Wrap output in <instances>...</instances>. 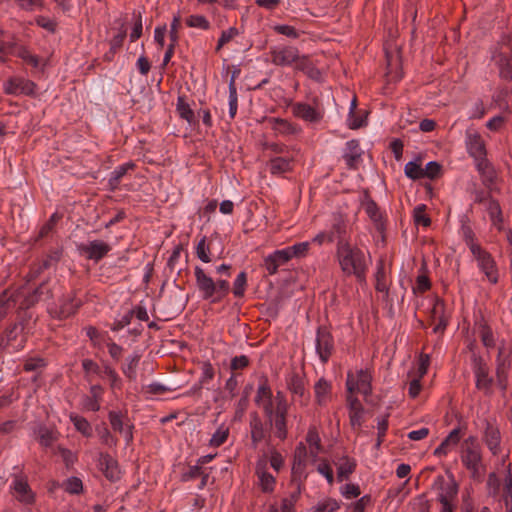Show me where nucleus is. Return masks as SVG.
I'll return each instance as SVG.
<instances>
[{
  "mask_svg": "<svg viewBox=\"0 0 512 512\" xmlns=\"http://www.w3.org/2000/svg\"><path fill=\"white\" fill-rule=\"evenodd\" d=\"M186 24L189 27L208 30L210 28L209 21L202 15H190L186 18Z\"/></svg>",
  "mask_w": 512,
  "mask_h": 512,
  "instance_id": "obj_47",
  "label": "nucleus"
},
{
  "mask_svg": "<svg viewBox=\"0 0 512 512\" xmlns=\"http://www.w3.org/2000/svg\"><path fill=\"white\" fill-rule=\"evenodd\" d=\"M35 84L31 81L24 79H14L9 81V86L7 91L9 93H24V94H32L34 93Z\"/></svg>",
  "mask_w": 512,
  "mask_h": 512,
  "instance_id": "obj_32",
  "label": "nucleus"
},
{
  "mask_svg": "<svg viewBox=\"0 0 512 512\" xmlns=\"http://www.w3.org/2000/svg\"><path fill=\"white\" fill-rule=\"evenodd\" d=\"M70 420L74 424L75 429L80 432L85 437H91L92 436V427L90 423L81 416L71 414Z\"/></svg>",
  "mask_w": 512,
  "mask_h": 512,
  "instance_id": "obj_38",
  "label": "nucleus"
},
{
  "mask_svg": "<svg viewBox=\"0 0 512 512\" xmlns=\"http://www.w3.org/2000/svg\"><path fill=\"white\" fill-rule=\"evenodd\" d=\"M443 310H444V303L441 300L437 299L432 308V318L434 321H436V320L438 321L434 327L435 333H441L447 325L446 320L442 316Z\"/></svg>",
  "mask_w": 512,
  "mask_h": 512,
  "instance_id": "obj_34",
  "label": "nucleus"
},
{
  "mask_svg": "<svg viewBox=\"0 0 512 512\" xmlns=\"http://www.w3.org/2000/svg\"><path fill=\"white\" fill-rule=\"evenodd\" d=\"M228 435H229L228 429L220 427L213 434V436H212V438L210 440L211 445L212 446H216V447L222 445L227 440Z\"/></svg>",
  "mask_w": 512,
  "mask_h": 512,
  "instance_id": "obj_58",
  "label": "nucleus"
},
{
  "mask_svg": "<svg viewBox=\"0 0 512 512\" xmlns=\"http://www.w3.org/2000/svg\"><path fill=\"white\" fill-rule=\"evenodd\" d=\"M363 207L376 228L381 231L384 228L383 213L380 211L377 204L372 200H368L364 203Z\"/></svg>",
  "mask_w": 512,
  "mask_h": 512,
  "instance_id": "obj_29",
  "label": "nucleus"
},
{
  "mask_svg": "<svg viewBox=\"0 0 512 512\" xmlns=\"http://www.w3.org/2000/svg\"><path fill=\"white\" fill-rule=\"evenodd\" d=\"M256 402L262 407L265 414H270L272 410L276 409V396L272 395L270 388L265 383L258 388Z\"/></svg>",
  "mask_w": 512,
  "mask_h": 512,
  "instance_id": "obj_21",
  "label": "nucleus"
},
{
  "mask_svg": "<svg viewBox=\"0 0 512 512\" xmlns=\"http://www.w3.org/2000/svg\"><path fill=\"white\" fill-rule=\"evenodd\" d=\"M247 277L245 272L238 274L234 281L233 293L236 297H242L245 292Z\"/></svg>",
  "mask_w": 512,
  "mask_h": 512,
  "instance_id": "obj_54",
  "label": "nucleus"
},
{
  "mask_svg": "<svg viewBox=\"0 0 512 512\" xmlns=\"http://www.w3.org/2000/svg\"><path fill=\"white\" fill-rule=\"evenodd\" d=\"M135 165L131 162L125 163L123 165L118 166L113 172H111L109 177V185L112 189H116L122 180V178L130 171L133 170Z\"/></svg>",
  "mask_w": 512,
  "mask_h": 512,
  "instance_id": "obj_35",
  "label": "nucleus"
},
{
  "mask_svg": "<svg viewBox=\"0 0 512 512\" xmlns=\"http://www.w3.org/2000/svg\"><path fill=\"white\" fill-rule=\"evenodd\" d=\"M18 292L21 293L18 303H17V305H19L20 309H27L38 300L36 291L29 295H26L24 288H21V289L15 290V291H11V293H18Z\"/></svg>",
  "mask_w": 512,
  "mask_h": 512,
  "instance_id": "obj_42",
  "label": "nucleus"
},
{
  "mask_svg": "<svg viewBox=\"0 0 512 512\" xmlns=\"http://www.w3.org/2000/svg\"><path fill=\"white\" fill-rule=\"evenodd\" d=\"M109 421L112 426V429L115 432L120 433L124 436L127 444H129L133 439L132 428L133 425L130 421L124 417L121 413L111 411L109 413Z\"/></svg>",
  "mask_w": 512,
  "mask_h": 512,
  "instance_id": "obj_14",
  "label": "nucleus"
},
{
  "mask_svg": "<svg viewBox=\"0 0 512 512\" xmlns=\"http://www.w3.org/2000/svg\"><path fill=\"white\" fill-rule=\"evenodd\" d=\"M334 349L331 333L325 327H319L316 335V352L323 363H326Z\"/></svg>",
  "mask_w": 512,
  "mask_h": 512,
  "instance_id": "obj_10",
  "label": "nucleus"
},
{
  "mask_svg": "<svg viewBox=\"0 0 512 512\" xmlns=\"http://www.w3.org/2000/svg\"><path fill=\"white\" fill-rule=\"evenodd\" d=\"M331 383L324 378H320L314 385V394L316 403L320 406L325 405L331 397Z\"/></svg>",
  "mask_w": 512,
  "mask_h": 512,
  "instance_id": "obj_26",
  "label": "nucleus"
},
{
  "mask_svg": "<svg viewBox=\"0 0 512 512\" xmlns=\"http://www.w3.org/2000/svg\"><path fill=\"white\" fill-rule=\"evenodd\" d=\"M21 57L26 62V64L30 65L35 69H39L41 66V60L36 55L31 54L29 51H23Z\"/></svg>",
  "mask_w": 512,
  "mask_h": 512,
  "instance_id": "obj_64",
  "label": "nucleus"
},
{
  "mask_svg": "<svg viewBox=\"0 0 512 512\" xmlns=\"http://www.w3.org/2000/svg\"><path fill=\"white\" fill-rule=\"evenodd\" d=\"M291 111L295 117L309 123H317L323 118V112L318 104L310 105L308 103L296 102L292 104Z\"/></svg>",
  "mask_w": 512,
  "mask_h": 512,
  "instance_id": "obj_9",
  "label": "nucleus"
},
{
  "mask_svg": "<svg viewBox=\"0 0 512 512\" xmlns=\"http://www.w3.org/2000/svg\"><path fill=\"white\" fill-rule=\"evenodd\" d=\"M363 150L361 149L357 140H350L346 142L343 158L350 168H356L362 160Z\"/></svg>",
  "mask_w": 512,
  "mask_h": 512,
  "instance_id": "obj_19",
  "label": "nucleus"
},
{
  "mask_svg": "<svg viewBox=\"0 0 512 512\" xmlns=\"http://www.w3.org/2000/svg\"><path fill=\"white\" fill-rule=\"evenodd\" d=\"M346 400L349 408L351 426L354 429H359L363 423L364 408L355 396L347 395Z\"/></svg>",
  "mask_w": 512,
  "mask_h": 512,
  "instance_id": "obj_18",
  "label": "nucleus"
},
{
  "mask_svg": "<svg viewBox=\"0 0 512 512\" xmlns=\"http://www.w3.org/2000/svg\"><path fill=\"white\" fill-rule=\"evenodd\" d=\"M20 294V292L11 293L10 289L0 294V321L6 317L10 309L17 305Z\"/></svg>",
  "mask_w": 512,
  "mask_h": 512,
  "instance_id": "obj_24",
  "label": "nucleus"
},
{
  "mask_svg": "<svg viewBox=\"0 0 512 512\" xmlns=\"http://www.w3.org/2000/svg\"><path fill=\"white\" fill-rule=\"evenodd\" d=\"M258 477V485L265 493H271L274 490L276 479L265 470V467H258L256 471Z\"/></svg>",
  "mask_w": 512,
  "mask_h": 512,
  "instance_id": "obj_30",
  "label": "nucleus"
},
{
  "mask_svg": "<svg viewBox=\"0 0 512 512\" xmlns=\"http://www.w3.org/2000/svg\"><path fill=\"white\" fill-rule=\"evenodd\" d=\"M316 470L319 474L324 476L327 482L332 485L334 482L333 470L330 464L326 460H322L316 467Z\"/></svg>",
  "mask_w": 512,
  "mask_h": 512,
  "instance_id": "obj_52",
  "label": "nucleus"
},
{
  "mask_svg": "<svg viewBox=\"0 0 512 512\" xmlns=\"http://www.w3.org/2000/svg\"><path fill=\"white\" fill-rule=\"evenodd\" d=\"M405 175L413 180L423 178V167L416 162L410 161L404 167Z\"/></svg>",
  "mask_w": 512,
  "mask_h": 512,
  "instance_id": "obj_45",
  "label": "nucleus"
},
{
  "mask_svg": "<svg viewBox=\"0 0 512 512\" xmlns=\"http://www.w3.org/2000/svg\"><path fill=\"white\" fill-rule=\"evenodd\" d=\"M430 288V281L425 275H419L413 286L414 293H423Z\"/></svg>",
  "mask_w": 512,
  "mask_h": 512,
  "instance_id": "obj_62",
  "label": "nucleus"
},
{
  "mask_svg": "<svg viewBox=\"0 0 512 512\" xmlns=\"http://www.w3.org/2000/svg\"><path fill=\"white\" fill-rule=\"evenodd\" d=\"M83 492V482L80 477L72 476L66 479V493L78 495Z\"/></svg>",
  "mask_w": 512,
  "mask_h": 512,
  "instance_id": "obj_46",
  "label": "nucleus"
},
{
  "mask_svg": "<svg viewBox=\"0 0 512 512\" xmlns=\"http://www.w3.org/2000/svg\"><path fill=\"white\" fill-rule=\"evenodd\" d=\"M99 377L106 379L109 382L111 389H118L121 386V379L117 375L116 371L110 366L103 367Z\"/></svg>",
  "mask_w": 512,
  "mask_h": 512,
  "instance_id": "obj_40",
  "label": "nucleus"
},
{
  "mask_svg": "<svg viewBox=\"0 0 512 512\" xmlns=\"http://www.w3.org/2000/svg\"><path fill=\"white\" fill-rule=\"evenodd\" d=\"M448 478V482L444 481L443 476L437 478V481L440 483V492L437 499L439 502L456 503L459 485L452 474H449Z\"/></svg>",
  "mask_w": 512,
  "mask_h": 512,
  "instance_id": "obj_13",
  "label": "nucleus"
},
{
  "mask_svg": "<svg viewBox=\"0 0 512 512\" xmlns=\"http://www.w3.org/2000/svg\"><path fill=\"white\" fill-rule=\"evenodd\" d=\"M468 151L475 159L485 157L486 150L482 138L479 135H470L468 138Z\"/></svg>",
  "mask_w": 512,
  "mask_h": 512,
  "instance_id": "obj_31",
  "label": "nucleus"
},
{
  "mask_svg": "<svg viewBox=\"0 0 512 512\" xmlns=\"http://www.w3.org/2000/svg\"><path fill=\"white\" fill-rule=\"evenodd\" d=\"M347 225L346 221L340 216L335 218L334 223L330 232H328V242L337 241V244L340 243L341 240L348 241L347 237Z\"/></svg>",
  "mask_w": 512,
  "mask_h": 512,
  "instance_id": "obj_27",
  "label": "nucleus"
},
{
  "mask_svg": "<svg viewBox=\"0 0 512 512\" xmlns=\"http://www.w3.org/2000/svg\"><path fill=\"white\" fill-rule=\"evenodd\" d=\"M310 245L311 243L306 241L289 246L288 249L291 253L292 258H301L307 255L310 249Z\"/></svg>",
  "mask_w": 512,
  "mask_h": 512,
  "instance_id": "obj_51",
  "label": "nucleus"
},
{
  "mask_svg": "<svg viewBox=\"0 0 512 512\" xmlns=\"http://www.w3.org/2000/svg\"><path fill=\"white\" fill-rule=\"evenodd\" d=\"M306 442L309 445V458L317 461L318 454L322 451L321 440L315 428H310L306 435Z\"/></svg>",
  "mask_w": 512,
  "mask_h": 512,
  "instance_id": "obj_28",
  "label": "nucleus"
},
{
  "mask_svg": "<svg viewBox=\"0 0 512 512\" xmlns=\"http://www.w3.org/2000/svg\"><path fill=\"white\" fill-rule=\"evenodd\" d=\"M503 499L505 502L506 512H512V478L510 476L505 479Z\"/></svg>",
  "mask_w": 512,
  "mask_h": 512,
  "instance_id": "obj_50",
  "label": "nucleus"
},
{
  "mask_svg": "<svg viewBox=\"0 0 512 512\" xmlns=\"http://www.w3.org/2000/svg\"><path fill=\"white\" fill-rule=\"evenodd\" d=\"M110 250V245L99 240L91 241L82 247L85 256L94 261L102 259Z\"/></svg>",
  "mask_w": 512,
  "mask_h": 512,
  "instance_id": "obj_20",
  "label": "nucleus"
},
{
  "mask_svg": "<svg viewBox=\"0 0 512 512\" xmlns=\"http://www.w3.org/2000/svg\"><path fill=\"white\" fill-rule=\"evenodd\" d=\"M274 30L279 34L285 35L289 38L295 39L299 37L298 31L294 27L289 25H276L274 27Z\"/></svg>",
  "mask_w": 512,
  "mask_h": 512,
  "instance_id": "obj_63",
  "label": "nucleus"
},
{
  "mask_svg": "<svg viewBox=\"0 0 512 512\" xmlns=\"http://www.w3.org/2000/svg\"><path fill=\"white\" fill-rule=\"evenodd\" d=\"M250 429L252 445L254 448H256L261 442H265L267 448L272 447L274 443L266 423H263L262 420L255 417L250 422Z\"/></svg>",
  "mask_w": 512,
  "mask_h": 512,
  "instance_id": "obj_11",
  "label": "nucleus"
},
{
  "mask_svg": "<svg viewBox=\"0 0 512 512\" xmlns=\"http://www.w3.org/2000/svg\"><path fill=\"white\" fill-rule=\"evenodd\" d=\"M35 439L45 449L52 454L57 452L64 456V449L58 444L61 433L52 424H40L34 428Z\"/></svg>",
  "mask_w": 512,
  "mask_h": 512,
  "instance_id": "obj_6",
  "label": "nucleus"
},
{
  "mask_svg": "<svg viewBox=\"0 0 512 512\" xmlns=\"http://www.w3.org/2000/svg\"><path fill=\"white\" fill-rule=\"evenodd\" d=\"M476 383L480 389H488L491 385V379L488 377L487 372L484 369H478L476 372Z\"/></svg>",
  "mask_w": 512,
  "mask_h": 512,
  "instance_id": "obj_60",
  "label": "nucleus"
},
{
  "mask_svg": "<svg viewBox=\"0 0 512 512\" xmlns=\"http://www.w3.org/2000/svg\"><path fill=\"white\" fill-rule=\"evenodd\" d=\"M62 215L59 214L58 212H55L49 219L48 222H46L42 228L40 229V232H39V237L40 238H46L50 235V233L53 231L54 229V226L56 224L57 221H59L61 219Z\"/></svg>",
  "mask_w": 512,
  "mask_h": 512,
  "instance_id": "obj_49",
  "label": "nucleus"
},
{
  "mask_svg": "<svg viewBox=\"0 0 512 512\" xmlns=\"http://www.w3.org/2000/svg\"><path fill=\"white\" fill-rule=\"evenodd\" d=\"M288 387L294 395L304 397L306 394L304 379L299 375H292L288 381Z\"/></svg>",
  "mask_w": 512,
  "mask_h": 512,
  "instance_id": "obj_41",
  "label": "nucleus"
},
{
  "mask_svg": "<svg viewBox=\"0 0 512 512\" xmlns=\"http://www.w3.org/2000/svg\"><path fill=\"white\" fill-rule=\"evenodd\" d=\"M208 248L206 247V238L203 237L196 246L197 257L205 263H209L211 258L208 255Z\"/></svg>",
  "mask_w": 512,
  "mask_h": 512,
  "instance_id": "obj_59",
  "label": "nucleus"
},
{
  "mask_svg": "<svg viewBox=\"0 0 512 512\" xmlns=\"http://www.w3.org/2000/svg\"><path fill=\"white\" fill-rule=\"evenodd\" d=\"M461 461L471 472L473 478H479L482 469L481 447L476 438L469 437L462 444Z\"/></svg>",
  "mask_w": 512,
  "mask_h": 512,
  "instance_id": "obj_4",
  "label": "nucleus"
},
{
  "mask_svg": "<svg viewBox=\"0 0 512 512\" xmlns=\"http://www.w3.org/2000/svg\"><path fill=\"white\" fill-rule=\"evenodd\" d=\"M309 457V451L307 450V447L300 443L296 448L295 453V463L293 466V474L301 475L304 471L305 463L307 458Z\"/></svg>",
  "mask_w": 512,
  "mask_h": 512,
  "instance_id": "obj_33",
  "label": "nucleus"
},
{
  "mask_svg": "<svg viewBox=\"0 0 512 512\" xmlns=\"http://www.w3.org/2000/svg\"><path fill=\"white\" fill-rule=\"evenodd\" d=\"M337 468L338 481H344L354 472L356 461L348 456H342L334 462Z\"/></svg>",
  "mask_w": 512,
  "mask_h": 512,
  "instance_id": "obj_23",
  "label": "nucleus"
},
{
  "mask_svg": "<svg viewBox=\"0 0 512 512\" xmlns=\"http://www.w3.org/2000/svg\"><path fill=\"white\" fill-rule=\"evenodd\" d=\"M293 156H276L269 162L270 172L274 175H282L292 170Z\"/></svg>",
  "mask_w": 512,
  "mask_h": 512,
  "instance_id": "obj_22",
  "label": "nucleus"
},
{
  "mask_svg": "<svg viewBox=\"0 0 512 512\" xmlns=\"http://www.w3.org/2000/svg\"><path fill=\"white\" fill-rule=\"evenodd\" d=\"M484 442L489 450L494 454H498L500 451V432L492 424L487 423L484 432Z\"/></svg>",
  "mask_w": 512,
  "mask_h": 512,
  "instance_id": "obj_25",
  "label": "nucleus"
},
{
  "mask_svg": "<svg viewBox=\"0 0 512 512\" xmlns=\"http://www.w3.org/2000/svg\"><path fill=\"white\" fill-rule=\"evenodd\" d=\"M441 166L434 161L426 164L423 168V178L435 179L440 174Z\"/></svg>",
  "mask_w": 512,
  "mask_h": 512,
  "instance_id": "obj_55",
  "label": "nucleus"
},
{
  "mask_svg": "<svg viewBox=\"0 0 512 512\" xmlns=\"http://www.w3.org/2000/svg\"><path fill=\"white\" fill-rule=\"evenodd\" d=\"M291 259L292 256L288 247L276 250L273 254L268 255L265 258V268L270 275H273L277 272L280 266L286 264Z\"/></svg>",
  "mask_w": 512,
  "mask_h": 512,
  "instance_id": "obj_16",
  "label": "nucleus"
},
{
  "mask_svg": "<svg viewBox=\"0 0 512 512\" xmlns=\"http://www.w3.org/2000/svg\"><path fill=\"white\" fill-rule=\"evenodd\" d=\"M426 206L425 205H418L414 209V220L417 224H421L425 227L429 226L431 221L430 218L426 215Z\"/></svg>",
  "mask_w": 512,
  "mask_h": 512,
  "instance_id": "obj_53",
  "label": "nucleus"
},
{
  "mask_svg": "<svg viewBox=\"0 0 512 512\" xmlns=\"http://www.w3.org/2000/svg\"><path fill=\"white\" fill-rule=\"evenodd\" d=\"M196 284L199 291L202 293L203 298L212 302H217L223 299L230 290V285L227 280L219 279L214 281L208 276L204 270L196 266L194 269Z\"/></svg>",
  "mask_w": 512,
  "mask_h": 512,
  "instance_id": "obj_2",
  "label": "nucleus"
},
{
  "mask_svg": "<svg viewBox=\"0 0 512 512\" xmlns=\"http://www.w3.org/2000/svg\"><path fill=\"white\" fill-rule=\"evenodd\" d=\"M238 97L234 80L232 79L229 84V116L233 119L237 114Z\"/></svg>",
  "mask_w": 512,
  "mask_h": 512,
  "instance_id": "obj_44",
  "label": "nucleus"
},
{
  "mask_svg": "<svg viewBox=\"0 0 512 512\" xmlns=\"http://www.w3.org/2000/svg\"><path fill=\"white\" fill-rule=\"evenodd\" d=\"M177 111L181 118L185 119L189 124L195 125L197 123L193 110L181 97L178 98Z\"/></svg>",
  "mask_w": 512,
  "mask_h": 512,
  "instance_id": "obj_39",
  "label": "nucleus"
},
{
  "mask_svg": "<svg viewBox=\"0 0 512 512\" xmlns=\"http://www.w3.org/2000/svg\"><path fill=\"white\" fill-rule=\"evenodd\" d=\"M340 508V502L333 498H327L320 501L314 508L313 512H334Z\"/></svg>",
  "mask_w": 512,
  "mask_h": 512,
  "instance_id": "obj_43",
  "label": "nucleus"
},
{
  "mask_svg": "<svg viewBox=\"0 0 512 512\" xmlns=\"http://www.w3.org/2000/svg\"><path fill=\"white\" fill-rule=\"evenodd\" d=\"M477 161V169L482 175L483 182L486 186H489L493 183L495 178V173L490 163L484 158L476 159Z\"/></svg>",
  "mask_w": 512,
  "mask_h": 512,
  "instance_id": "obj_36",
  "label": "nucleus"
},
{
  "mask_svg": "<svg viewBox=\"0 0 512 512\" xmlns=\"http://www.w3.org/2000/svg\"><path fill=\"white\" fill-rule=\"evenodd\" d=\"M476 201L485 206L493 226L502 230L503 217L499 203L484 193L477 194Z\"/></svg>",
  "mask_w": 512,
  "mask_h": 512,
  "instance_id": "obj_12",
  "label": "nucleus"
},
{
  "mask_svg": "<svg viewBox=\"0 0 512 512\" xmlns=\"http://www.w3.org/2000/svg\"><path fill=\"white\" fill-rule=\"evenodd\" d=\"M376 289L380 292H386L388 290L386 271L382 265L378 268L376 274Z\"/></svg>",
  "mask_w": 512,
  "mask_h": 512,
  "instance_id": "obj_56",
  "label": "nucleus"
},
{
  "mask_svg": "<svg viewBox=\"0 0 512 512\" xmlns=\"http://www.w3.org/2000/svg\"><path fill=\"white\" fill-rule=\"evenodd\" d=\"M372 504V498L370 495H364L359 500L351 503L347 506L350 512H364L366 507Z\"/></svg>",
  "mask_w": 512,
  "mask_h": 512,
  "instance_id": "obj_48",
  "label": "nucleus"
},
{
  "mask_svg": "<svg viewBox=\"0 0 512 512\" xmlns=\"http://www.w3.org/2000/svg\"><path fill=\"white\" fill-rule=\"evenodd\" d=\"M271 61L277 66L296 65V68L304 70L306 66V58L301 57L296 48L290 46L272 47L270 50Z\"/></svg>",
  "mask_w": 512,
  "mask_h": 512,
  "instance_id": "obj_7",
  "label": "nucleus"
},
{
  "mask_svg": "<svg viewBox=\"0 0 512 512\" xmlns=\"http://www.w3.org/2000/svg\"><path fill=\"white\" fill-rule=\"evenodd\" d=\"M298 494L299 491L293 493L291 498H283L280 505L271 504L267 512H295L294 503Z\"/></svg>",
  "mask_w": 512,
  "mask_h": 512,
  "instance_id": "obj_37",
  "label": "nucleus"
},
{
  "mask_svg": "<svg viewBox=\"0 0 512 512\" xmlns=\"http://www.w3.org/2000/svg\"><path fill=\"white\" fill-rule=\"evenodd\" d=\"M12 488L18 501L24 504H31L34 502V493L32 492L27 480L23 477L16 476L12 481Z\"/></svg>",
  "mask_w": 512,
  "mask_h": 512,
  "instance_id": "obj_17",
  "label": "nucleus"
},
{
  "mask_svg": "<svg viewBox=\"0 0 512 512\" xmlns=\"http://www.w3.org/2000/svg\"><path fill=\"white\" fill-rule=\"evenodd\" d=\"M336 256L342 271L347 275H355L358 280H363L367 269L365 253L349 241L341 240L337 244Z\"/></svg>",
  "mask_w": 512,
  "mask_h": 512,
  "instance_id": "obj_1",
  "label": "nucleus"
},
{
  "mask_svg": "<svg viewBox=\"0 0 512 512\" xmlns=\"http://www.w3.org/2000/svg\"><path fill=\"white\" fill-rule=\"evenodd\" d=\"M268 450L270 452L271 467L274 468L276 471H279L283 466L282 455L275 449L274 444L272 445V447H268Z\"/></svg>",
  "mask_w": 512,
  "mask_h": 512,
  "instance_id": "obj_57",
  "label": "nucleus"
},
{
  "mask_svg": "<svg viewBox=\"0 0 512 512\" xmlns=\"http://www.w3.org/2000/svg\"><path fill=\"white\" fill-rule=\"evenodd\" d=\"M271 129L278 135L284 137L296 136L302 132V128L286 119L271 118L269 120Z\"/></svg>",
  "mask_w": 512,
  "mask_h": 512,
  "instance_id": "obj_15",
  "label": "nucleus"
},
{
  "mask_svg": "<svg viewBox=\"0 0 512 512\" xmlns=\"http://www.w3.org/2000/svg\"><path fill=\"white\" fill-rule=\"evenodd\" d=\"M288 403L281 392L276 395V409L272 410L270 414H265L269 432L271 436L283 441L287 437V412Z\"/></svg>",
  "mask_w": 512,
  "mask_h": 512,
  "instance_id": "obj_3",
  "label": "nucleus"
},
{
  "mask_svg": "<svg viewBox=\"0 0 512 512\" xmlns=\"http://www.w3.org/2000/svg\"><path fill=\"white\" fill-rule=\"evenodd\" d=\"M371 381L372 375L368 369L349 371L346 378L347 395L361 394L368 397L372 391Z\"/></svg>",
  "mask_w": 512,
  "mask_h": 512,
  "instance_id": "obj_5",
  "label": "nucleus"
},
{
  "mask_svg": "<svg viewBox=\"0 0 512 512\" xmlns=\"http://www.w3.org/2000/svg\"><path fill=\"white\" fill-rule=\"evenodd\" d=\"M470 250L477 260L479 268L485 273L488 280L492 283H496L498 280L497 270L491 255L475 243L470 245Z\"/></svg>",
  "mask_w": 512,
  "mask_h": 512,
  "instance_id": "obj_8",
  "label": "nucleus"
},
{
  "mask_svg": "<svg viewBox=\"0 0 512 512\" xmlns=\"http://www.w3.org/2000/svg\"><path fill=\"white\" fill-rule=\"evenodd\" d=\"M341 493L346 499H352L357 498L361 494V491L358 485L346 484L342 487Z\"/></svg>",
  "mask_w": 512,
  "mask_h": 512,
  "instance_id": "obj_61",
  "label": "nucleus"
}]
</instances>
